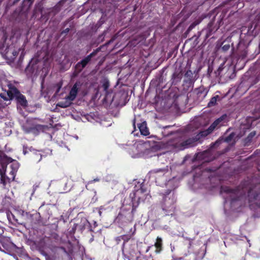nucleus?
<instances>
[{
  "label": "nucleus",
  "mask_w": 260,
  "mask_h": 260,
  "mask_svg": "<svg viewBox=\"0 0 260 260\" xmlns=\"http://www.w3.org/2000/svg\"><path fill=\"white\" fill-rule=\"evenodd\" d=\"M182 76V74L181 72H175L172 77V80H173L172 83L176 84L178 82L180 81Z\"/></svg>",
  "instance_id": "obj_17"
},
{
  "label": "nucleus",
  "mask_w": 260,
  "mask_h": 260,
  "mask_svg": "<svg viewBox=\"0 0 260 260\" xmlns=\"http://www.w3.org/2000/svg\"><path fill=\"white\" fill-rule=\"evenodd\" d=\"M12 199L7 196L0 199V212L9 209L12 206Z\"/></svg>",
  "instance_id": "obj_10"
},
{
  "label": "nucleus",
  "mask_w": 260,
  "mask_h": 260,
  "mask_svg": "<svg viewBox=\"0 0 260 260\" xmlns=\"http://www.w3.org/2000/svg\"><path fill=\"white\" fill-rule=\"evenodd\" d=\"M223 64H221L215 72V74L216 76H220L221 72L223 70Z\"/></svg>",
  "instance_id": "obj_30"
},
{
  "label": "nucleus",
  "mask_w": 260,
  "mask_h": 260,
  "mask_svg": "<svg viewBox=\"0 0 260 260\" xmlns=\"http://www.w3.org/2000/svg\"><path fill=\"white\" fill-rule=\"evenodd\" d=\"M146 259L145 260H154L153 258V256L152 255V254L149 253L148 256H146Z\"/></svg>",
  "instance_id": "obj_37"
},
{
  "label": "nucleus",
  "mask_w": 260,
  "mask_h": 260,
  "mask_svg": "<svg viewBox=\"0 0 260 260\" xmlns=\"http://www.w3.org/2000/svg\"><path fill=\"white\" fill-rule=\"evenodd\" d=\"M192 72L190 70H188L186 71V72L185 73L184 76L186 78H190L192 77Z\"/></svg>",
  "instance_id": "obj_34"
},
{
  "label": "nucleus",
  "mask_w": 260,
  "mask_h": 260,
  "mask_svg": "<svg viewBox=\"0 0 260 260\" xmlns=\"http://www.w3.org/2000/svg\"><path fill=\"white\" fill-rule=\"evenodd\" d=\"M210 68H208V72H209Z\"/></svg>",
  "instance_id": "obj_46"
},
{
  "label": "nucleus",
  "mask_w": 260,
  "mask_h": 260,
  "mask_svg": "<svg viewBox=\"0 0 260 260\" xmlns=\"http://www.w3.org/2000/svg\"><path fill=\"white\" fill-rule=\"evenodd\" d=\"M247 197L249 207L251 210L260 209V184L250 188Z\"/></svg>",
  "instance_id": "obj_4"
},
{
  "label": "nucleus",
  "mask_w": 260,
  "mask_h": 260,
  "mask_svg": "<svg viewBox=\"0 0 260 260\" xmlns=\"http://www.w3.org/2000/svg\"><path fill=\"white\" fill-rule=\"evenodd\" d=\"M176 200L173 196L171 197H164L162 204V209L166 215H172L175 210Z\"/></svg>",
  "instance_id": "obj_6"
},
{
  "label": "nucleus",
  "mask_w": 260,
  "mask_h": 260,
  "mask_svg": "<svg viewBox=\"0 0 260 260\" xmlns=\"http://www.w3.org/2000/svg\"><path fill=\"white\" fill-rule=\"evenodd\" d=\"M51 237L52 239H54V241L56 243H59V241L60 240V238L59 236H58V235L56 233H54V234H52Z\"/></svg>",
  "instance_id": "obj_29"
},
{
  "label": "nucleus",
  "mask_w": 260,
  "mask_h": 260,
  "mask_svg": "<svg viewBox=\"0 0 260 260\" xmlns=\"http://www.w3.org/2000/svg\"><path fill=\"white\" fill-rule=\"evenodd\" d=\"M35 0H23L21 5V11L27 10L33 4Z\"/></svg>",
  "instance_id": "obj_14"
},
{
  "label": "nucleus",
  "mask_w": 260,
  "mask_h": 260,
  "mask_svg": "<svg viewBox=\"0 0 260 260\" xmlns=\"http://www.w3.org/2000/svg\"><path fill=\"white\" fill-rule=\"evenodd\" d=\"M90 60L91 59L89 58V57L87 56L79 62H80V64H82V67H85L87 64L90 61Z\"/></svg>",
  "instance_id": "obj_21"
},
{
  "label": "nucleus",
  "mask_w": 260,
  "mask_h": 260,
  "mask_svg": "<svg viewBox=\"0 0 260 260\" xmlns=\"http://www.w3.org/2000/svg\"><path fill=\"white\" fill-rule=\"evenodd\" d=\"M217 29H215L214 27H213V24L212 22H210L208 23L207 27L206 28L202 29L201 32V34H205V39H207L209 37H210Z\"/></svg>",
  "instance_id": "obj_12"
},
{
  "label": "nucleus",
  "mask_w": 260,
  "mask_h": 260,
  "mask_svg": "<svg viewBox=\"0 0 260 260\" xmlns=\"http://www.w3.org/2000/svg\"><path fill=\"white\" fill-rule=\"evenodd\" d=\"M218 98V96H213L212 97L210 101H209V102L208 103V106L209 107H211V106H214L216 103V101H217V98Z\"/></svg>",
  "instance_id": "obj_23"
},
{
  "label": "nucleus",
  "mask_w": 260,
  "mask_h": 260,
  "mask_svg": "<svg viewBox=\"0 0 260 260\" xmlns=\"http://www.w3.org/2000/svg\"><path fill=\"white\" fill-rule=\"evenodd\" d=\"M4 233V231L3 230V228L2 225H0V235H2Z\"/></svg>",
  "instance_id": "obj_42"
},
{
  "label": "nucleus",
  "mask_w": 260,
  "mask_h": 260,
  "mask_svg": "<svg viewBox=\"0 0 260 260\" xmlns=\"http://www.w3.org/2000/svg\"><path fill=\"white\" fill-rule=\"evenodd\" d=\"M198 24V23L196 22L192 23L186 30L185 34H188Z\"/></svg>",
  "instance_id": "obj_26"
},
{
  "label": "nucleus",
  "mask_w": 260,
  "mask_h": 260,
  "mask_svg": "<svg viewBox=\"0 0 260 260\" xmlns=\"http://www.w3.org/2000/svg\"><path fill=\"white\" fill-rule=\"evenodd\" d=\"M70 104H67L66 103L60 102L57 105L61 108H66L69 106Z\"/></svg>",
  "instance_id": "obj_33"
},
{
  "label": "nucleus",
  "mask_w": 260,
  "mask_h": 260,
  "mask_svg": "<svg viewBox=\"0 0 260 260\" xmlns=\"http://www.w3.org/2000/svg\"><path fill=\"white\" fill-rule=\"evenodd\" d=\"M25 213L27 216H29L30 217H31L32 216L38 217L39 215V213H36L34 214H30L28 213L27 212H26Z\"/></svg>",
  "instance_id": "obj_38"
},
{
  "label": "nucleus",
  "mask_w": 260,
  "mask_h": 260,
  "mask_svg": "<svg viewBox=\"0 0 260 260\" xmlns=\"http://www.w3.org/2000/svg\"><path fill=\"white\" fill-rule=\"evenodd\" d=\"M147 194V188L144 184L141 183L135 186L134 190L129 194V197L132 199L133 214L135 212L140 203L145 200Z\"/></svg>",
  "instance_id": "obj_3"
},
{
  "label": "nucleus",
  "mask_w": 260,
  "mask_h": 260,
  "mask_svg": "<svg viewBox=\"0 0 260 260\" xmlns=\"http://www.w3.org/2000/svg\"><path fill=\"white\" fill-rule=\"evenodd\" d=\"M226 117V114L222 115L219 118L216 119L207 129L201 132L200 134L202 137H206L210 134L218 125H222V122Z\"/></svg>",
  "instance_id": "obj_7"
},
{
  "label": "nucleus",
  "mask_w": 260,
  "mask_h": 260,
  "mask_svg": "<svg viewBox=\"0 0 260 260\" xmlns=\"http://www.w3.org/2000/svg\"><path fill=\"white\" fill-rule=\"evenodd\" d=\"M7 95L9 97L10 99L15 98L17 104L22 107L25 108L28 105L25 96L21 93L20 91L13 85H9Z\"/></svg>",
  "instance_id": "obj_5"
},
{
  "label": "nucleus",
  "mask_w": 260,
  "mask_h": 260,
  "mask_svg": "<svg viewBox=\"0 0 260 260\" xmlns=\"http://www.w3.org/2000/svg\"><path fill=\"white\" fill-rule=\"evenodd\" d=\"M135 120H136L135 119H134L133 120V125H134V126H135Z\"/></svg>",
  "instance_id": "obj_45"
},
{
  "label": "nucleus",
  "mask_w": 260,
  "mask_h": 260,
  "mask_svg": "<svg viewBox=\"0 0 260 260\" xmlns=\"http://www.w3.org/2000/svg\"><path fill=\"white\" fill-rule=\"evenodd\" d=\"M11 243L7 239L1 238L0 241V246H2L4 250H0L1 251L5 252L6 250H9L11 247Z\"/></svg>",
  "instance_id": "obj_13"
},
{
  "label": "nucleus",
  "mask_w": 260,
  "mask_h": 260,
  "mask_svg": "<svg viewBox=\"0 0 260 260\" xmlns=\"http://www.w3.org/2000/svg\"><path fill=\"white\" fill-rule=\"evenodd\" d=\"M138 127L142 135L144 136H148L149 134V130L147 127L146 123L145 122L140 123Z\"/></svg>",
  "instance_id": "obj_16"
},
{
  "label": "nucleus",
  "mask_w": 260,
  "mask_h": 260,
  "mask_svg": "<svg viewBox=\"0 0 260 260\" xmlns=\"http://www.w3.org/2000/svg\"><path fill=\"white\" fill-rule=\"evenodd\" d=\"M255 135V132H252L250 134H249L248 136L245 139V143L247 144L248 143L251 142V141H252L253 138L254 137Z\"/></svg>",
  "instance_id": "obj_20"
},
{
  "label": "nucleus",
  "mask_w": 260,
  "mask_h": 260,
  "mask_svg": "<svg viewBox=\"0 0 260 260\" xmlns=\"http://www.w3.org/2000/svg\"><path fill=\"white\" fill-rule=\"evenodd\" d=\"M168 171V169L167 168H163L154 170L152 172L155 174V177L157 178V177H164V175L166 174Z\"/></svg>",
  "instance_id": "obj_15"
},
{
  "label": "nucleus",
  "mask_w": 260,
  "mask_h": 260,
  "mask_svg": "<svg viewBox=\"0 0 260 260\" xmlns=\"http://www.w3.org/2000/svg\"><path fill=\"white\" fill-rule=\"evenodd\" d=\"M20 0H14L13 1V4H15L16 3H17L19 1H20Z\"/></svg>",
  "instance_id": "obj_44"
},
{
  "label": "nucleus",
  "mask_w": 260,
  "mask_h": 260,
  "mask_svg": "<svg viewBox=\"0 0 260 260\" xmlns=\"http://www.w3.org/2000/svg\"><path fill=\"white\" fill-rule=\"evenodd\" d=\"M19 167V164L17 160L8 157L3 151L0 150L1 183L4 188L7 184L14 180Z\"/></svg>",
  "instance_id": "obj_1"
},
{
  "label": "nucleus",
  "mask_w": 260,
  "mask_h": 260,
  "mask_svg": "<svg viewBox=\"0 0 260 260\" xmlns=\"http://www.w3.org/2000/svg\"><path fill=\"white\" fill-rule=\"evenodd\" d=\"M84 68V67H82L80 62H78L75 66V70L77 73H80Z\"/></svg>",
  "instance_id": "obj_24"
},
{
  "label": "nucleus",
  "mask_w": 260,
  "mask_h": 260,
  "mask_svg": "<svg viewBox=\"0 0 260 260\" xmlns=\"http://www.w3.org/2000/svg\"><path fill=\"white\" fill-rule=\"evenodd\" d=\"M99 181V179L98 178H96V179H94V180H91V181H90L88 182V184L89 183H92V182H98Z\"/></svg>",
  "instance_id": "obj_40"
},
{
  "label": "nucleus",
  "mask_w": 260,
  "mask_h": 260,
  "mask_svg": "<svg viewBox=\"0 0 260 260\" xmlns=\"http://www.w3.org/2000/svg\"><path fill=\"white\" fill-rule=\"evenodd\" d=\"M154 248V253L158 254L163 250V241L161 237H157L156 241L154 245H151L147 247L146 250V253H148L149 251Z\"/></svg>",
  "instance_id": "obj_8"
},
{
  "label": "nucleus",
  "mask_w": 260,
  "mask_h": 260,
  "mask_svg": "<svg viewBox=\"0 0 260 260\" xmlns=\"http://www.w3.org/2000/svg\"><path fill=\"white\" fill-rule=\"evenodd\" d=\"M101 50L100 48H98L95 50H94L92 52H91L89 55H87L89 58L91 59V58L94 56H95L97 53Z\"/></svg>",
  "instance_id": "obj_27"
},
{
  "label": "nucleus",
  "mask_w": 260,
  "mask_h": 260,
  "mask_svg": "<svg viewBox=\"0 0 260 260\" xmlns=\"http://www.w3.org/2000/svg\"><path fill=\"white\" fill-rule=\"evenodd\" d=\"M242 198H243L242 196H239V197H238L236 198H232L231 200V204L232 205H234L235 203H236V202H239V201H241Z\"/></svg>",
  "instance_id": "obj_28"
},
{
  "label": "nucleus",
  "mask_w": 260,
  "mask_h": 260,
  "mask_svg": "<svg viewBox=\"0 0 260 260\" xmlns=\"http://www.w3.org/2000/svg\"><path fill=\"white\" fill-rule=\"evenodd\" d=\"M56 251L62 254L63 256H67L71 257V253L70 251L66 250L64 247L59 246L56 248Z\"/></svg>",
  "instance_id": "obj_18"
},
{
  "label": "nucleus",
  "mask_w": 260,
  "mask_h": 260,
  "mask_svg": "<svg viewBox=\"0 0 260 260\" xmlns=\"http://www.w3.org/2000/svg\"><path fill=\"white\" fill-rule=\"evenodd\" d=\"M82 85V83L80 81H77L73 85L71 90L70 91L69 94L67 96L66 99L70 101H74L77 96L79 88Z\"/></svg>",
  "instance_id": "obj_9"
},
{
  "label": "nucleus",
  "mask_w": 260,
  "mask_h": 260,
  "mask_svg": "<svg viewBox=\"0 0 260 260\" xmlns=\"http://www.w3.org/2000/svg\"><path fill=\"white\" fill-rule=\"evenodd\" d=\"M0 96L2 98H3L5 101H8V100H10V99H9V97L8 96V97H7L6 96L4 95L3 93H1L0 94Z\"/></svg>",
  "instance_id": "obj_36"
},
{
  "label": "nucleus",
  "mask_w": 260,
  "mask_h": 260,
  "mask_svg": "<svg viewBox=\"0 0 260 260\" xmlns=\"http://www.w3.org/2000/svg\"><path fill=\"white\" fill-rule=\"evenodd\" d=\"M171 193V190H167L166 191V192H165V197H168V195H169L170 193Z\"/></svg>",
  "instance_id": "obj_41"
},
{
  "label": "nucleus",
  "mask_w": 260,
  "mask_h": 260,
  "mask_svg": "<svg viewBox=\"0 0 260 260\" xmlns=\"http://www.w3.org/2000/svg\"><path fill=\"white\" fill-rule=\"evenodd\" d=\"M0 50L6 59L13 61L17 56L20 48L16 42L13 43L12 38L8 40L7 32H3L0 40Z\"/></svg>",
  "instance_id": "obj_2"
},
{
  "label": "nucleus",
  "mask_w": 260,
  "mask_h": 260,
  "mask_svg": "<svg viewBox=\"0 0 260 260\" xmlns=\"http://www.w3.org/2000/svg\"><path fill=\"white\" fill-rule=\"evenodd\" d=\"M6 106L7 104L5 103H4L2 100H0V111H2Z\"/></svg>",
  "instance_id": "obj_35"
},
{
  "label": "nucleus",
  "mask_w": 260,
  "mask_h": 260,
  "mask_svg": "<svg viewBox=\"0 0 260 260\" xmlns=\"http://www.w3.org/2000/svg\"><path fill=\"white\" fill-rule=\"evenodd\" d=\"M70 31V28H66L64 30H62L61 32H60V36H63V37H65L67 34H68V32H69Z\"/></svg>",
  "instance_id": "obj_32"
},
{
  "label": "nucleus",
  "mask_w": 260,
  "mask_h": 260,
  "mask_svg": "<svg viewBox=\"0 0 260 260\" xmlns=\"http://www.w3.org/2000/svg\"><path fill=\"white\" fill-rule=\"evenodd\" d=\"M110 86V83L108 80H105L102 84V87L103 88L104 91L105 93V96L107 98L108 94L110 93L108 89Z\"/></svg>",
  "instance_id": "obj_19"
},
{
  "label": "nucleus",
  "mask_w": 260,
  "mask_h": 260,
  "mask_svg": "<svg viewBox=\"0 0 260 260\" xmlns=\"http://www.w3.org/2000/svg\"><path fill=\"white\" fill-rule=\"evenodd\" d=\"M196 141V140L194 139L189 138L181 143L173 144V146L179 150H183L188 146H192Z\"/></svg>",
  "instance_id": "obj_11"
},
{
  "label": "nucleus",
  "mask_w": 260,
  "mask_h": 260,
  "mask_svg": "<svg viewBox=\"0 0 260 260\" xmlns=\"http://www.w3.org/2000/svg\"><path fill=\"white\" fill-rule=\"evenodd\" d=\"M233 189H231V188H227L225 190V192H228V193H230V192H233Z\"/></svg>",
  "instance_id": "obj_39"
},
{
  "label": "nucleus",
  "mask_w": 260,
  "mask_h": 260,
  "mask_svg": "<svg viewBox=\"0 0 260 260\" xmlns=\"http://www.w3.org/2000/svg\"><path fill=\"white\" fill-rule=\"evenodd\" d=\"M235 136V133L233 132L231 133L229 136H228L225 138V141L229 143L234 138V137Z\"/></svg>",
  "instance_id": "obj_25"
},
{
  "label": "nucleus",
  "mask_w": 260,
  "mask_h": 260,
  "mask_svg": "<svg viewBox=\"0 0 260 260\" xmlns=\"http://www.w3.org/2000/svg\"><path fill=\"white\" fill-rule=\"evenodd\" d=\"M33 159L37 162H39L41 160L42 155L39 151H38L34 154Z\"/></svg>",
  "instance_id": "obj_22"
},
{
  "label": "nucleus",
  "mask_w": 260,
  "mask_h": 260,
  "mask_svg": "<svg viewBox=\"0 0 260 260\" xmlns=\"http://www.w3.org/2000/svg\"><path fill=\"white\" fill-rule=\"evenodd\" d=\"M230 48V45L229 44H225L221 47V50L223 52H226Z\"/></svg>",
  "instance_id": "obj_31"
},
{
  "label": "nucleus",
  "mask_w": 260,
  "mask_h": 260,
  "mask_svg": "<svg viewBox=\"0 0 260 260\" xmlns=\"http://www.w3.org/2000/svg\"><path fill=\"white\" fill-rule=\"evenodd\" d=\"M12 216H13V219H14L15 221H16L17 222L19 223V222H18V219L15 218V217L14 215L13 214H12Z\"/></svg>",
  "instance_id": "obj_43"
}]
</instances>
